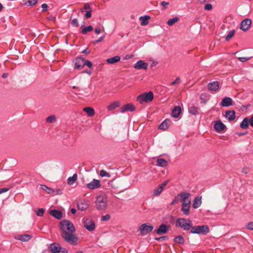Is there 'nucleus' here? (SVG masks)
I'll return each mask as SVG.
<instances>
[{
	"label": "nucleus",
	"instance_id": "obj_56",
	"mask_svg": "<svg viewBox=\"0 0 253 253\" xmlns=\"http://www.w3.org/2000/svg\"><path fill=\"white\" fill-rule=\"evenodd\" d=\"M48 5L46 3H43L42 5V11H45L47 10Z\"/></svg>",
	"mask_w": 253,
	"mask_h": 253
},
{
	"label": "nucleus",
	"instance_id": "obj_6",
	"mask_svg": "<svg viewBox=\"0 0 253 253\" xmlns=\"http://www.w3.org/2000/svg\"><path fill=\"white\" fill-rule=\"evenodd\" d=\"M83 223L84 227L89 231H92L95 229V223L90 217H84L83 219Z\"/></svg>",
	"mask_w": 253,
	"mask_h": 253
},
{
	"label": "nucleus",
	"instance_id": "obj_19",
	"mask_svg": "<svg viewBox=\"0 0 253 253\" xmlns=\"http://www.w3.org/2000/svg\"><path fill=\"white\" fill-rule=\"evenodd\" d=\"M208 88L210 91H216L219 88V83L217 81H214L209 83Z\"/></svg>",
	"mask_w": 253,
	"mask_h": 253
},
{
	"label": "nucleus",
	"instance_id": "obj_61",
	"mask_svg": "<svg viewBox=\"0 0 253 253\" xmlns=\"http://www.w3.org/2000/svg\"><path fill=\"white\" fill-rule=\"evenodd\" d=\"M95 32L96 34H99L101 32V30L100 29V28L99 27H97V28H96L95 29Z\"/></svg>",
	"mask_w": 253,
	"mask_h": 253
},
{
	"label": "nucleus",
	"instance_id": "obj_37",
	"mask_svg": "<svg viewBox=\"0 0 253 253\" xmlns=\"http://www.w3.org/2000/svg\"><path fill=\"white\" fill-rule=\"evenodd\" d=\"M32 238V236L28 234L21 235L19 238V240L23 242H27Z\"/></svg>",
	"mask_w": 253,
	"mask_h": 253
},
{
	"label": "nucleus",
	"instance_id": "obj_54",
	"mask_svg": "<svg viewBox=\"0 0 253 253\" xmlns=\"http://www.w3.org/2000/svg\"><path fill=\"white\" fill-rule=\"evenodd\" d=\"M105 37V35L102 36L99 39L95 41L94 42V43H98L99 42H102L104 40Z\"/></svg>",
	"mask_w": 253,
	"mask_h": 253
},
{
	"label": "nucleus",
	"instance_id": "obj_51",
	"mask_svg": "<svg viewBox=\"0 0 253 253\" xmlns=\"http://www.w3.org/2000/svg\"><path fill=\"white\" fill-rule=\"evenodd\" d=\"M38 0H29L28 1V3H29V5L33 6L37 3Z\"/></svg>",
	"mask_w": 253,
	"mask_h": 253
},
{
	"label": "nucleus",
	"instance_id": "obj_16",
	"mask_svg": "<svg viewBox=\"0 0 253 253\" xmlns=\"http://www.w3.org/2000/svg\"><path fill=\"white\" fill-rule=\"evenodd\" d=\"M225 117L228 121H232L236 118L235 112L233 110H228L225 112Z\"/></svg>",
	"mask_w": 253,
	"mask_h": 253
},
{
	"label": "nucleus",
	"instance_id": "obj_21",
	"mask_svg": "<svg viewBox=\"0 0 253 253\" xmlns=\"http://www.w3.org/2000/svg\"><path fill=\"white\" fill-rule=\"evenodd\" d=\"M50 215L58 219H60L62 217V213L57 210H51L49 211Z\"/></svg>",
	"mask_w": 253,
	"mask_h": 253
},
{
	"label": "nucleus",
	"instance_id": "obj_40",
	"mask_svg": "<svg viewBox=\"0 0 253 253\" xmlns=\"http://www.w3.org/2000/svg\"><path fill=\"white\" fill-rule=\"evenodd\" d=\"M93 30V27L92 26H88L85 27H84L82 29V33L84 35H85L87 32H91Z\"/></svg>",
	"mask_w": 253,
	"mask_h": 253
},
{
	"label": "nucleus",
	"instance_id": "obj_12",
	"mask_svg": "<svg viewBox=\"0 0 253 253\" xmlns=\"http://www.w3.org/2000/svg\"><path fill=\"white\" fill-rule=\"evenodd\" d=\"M135 110V107L132 103H127L121 107L120 111L121 113H124L126 111L133 112Z\"/></svg>",
	"mask_w": 253,
	"mask_h": 253
},
{
	"label": "nucleus",
	"instance_id": "obj_9",
	"mask_svg": "<svg viewBox=\"0 0 253 253\" xmlns=\"http://www.w3.org/2000/svg\"><path fill=\"white\" fill-rule=\"evenodd\" d=\"M100 187V182L99 180L93 179L92 181L86 184V187L89 189L93 190Z\"/></svg>",
	"mask_w": 253,
	"mask_h": 253
},
{
	"label": "nucleus",
	"instance_id": "obj_45",
	"mask_svg": "<svg viewBox=\"0 0 253 253\" xmlns=\"http://www.w3.org/2000/svg\"><path fill=\"white\" fill-rule=\"evenodd\" d=\"M71 24L74 27H78L79 23H78V19L77 18L73 19L72 20Z\"/></svg>",
	"mask_w": 253,
	"mask_h": 253
},
{
	"label": "nucleus",
	"instance_id": "obj_41",
	"mask_svg": "<svg viewBox=\"0 0 253 253\" xmlns=\"http://www.w3.org/2000/svg\"><path fill=\"white\" fill-rule=\"evenodd\" d=\"M235 30H232L229 32L227 35L225 37V40L227 41H229L235 35Z\"/></svg>",
	"mask_w": 253,
	"mask_h": 253
},
{
	"label": "nucleus",
	"instance_id": "obj_27",
	"mask_svg": "<svg viewBox=\"0 0 253 253\" xmlns=\"http://www.w3.org/2000/svg\"><path fill=\"white\" fill-rule=\"evenodd\" d=\"M150 19V16L148 15H145L144 16H140L139 17V20L141 21V26H146L147 25L149 22L148 20Z\"/></svg>",
	"mask_w": 253,
	"mask_h": 253
},
{
	"label": "nucleus",
	"instance_id": "obj_26",
	"mask_svg": "<svg viewBox=\"0 0 253 253\" xmlns=\"http://www.w3.org/2000/svg\"><path fill=\"white\" fill-rule=\"evenodd\" d=\"M157 165L161 167H166L168 165V161L163 158H159L156 161Z\"/></svg>",
	"mask_w": 253,
	"mask_h": 253
},
{
	"label": "nucleus",
	"instance_id": "obj_14",
	"mask_svg": "<svg viewBox=\"0 0 253 253\" xmlns=\"http://www.w3.org/2000/svg\"><path fill=\"white\" fill-rule=\"evenodd\" d=\"M190 204L191 201H187V203L183 202L182 204L181 211L184 215H188L189 214Z\"/></svg>",
	"mask_w": 253,
	"mask_h": 253
},
{
	"label": "nucleus",
	"instance_id": "obj_35",
	"mask_svg": "<svg viewBox=\"0 0 253 253\" xmlns=\"http://www.w3.org/2000/svg\"><path fill=\"white\" fill-rule=\"evenodd\" d=\"M56 121V116L54 115H51L47 117L46 119V122L48 123H54Z\"/></svg>",
	"mask_w": 253,
	"mask_h": 253
},
{
	"label": "nucleus",
	"instance_id": "obj_8",
	"mask_svg": "<svg viewBox=\"0 0 253 253\" xmlns=\"http://www.w3.org/2000/svg\"><path fill=\"white\" fill-rule=\"evenodd\" d=\"M252 24V20L249 18L243 20L240 25V28L244 31H247L250 27Z\"/></svg>",
	"mask_w": 253,
	"mask_h": 253
},
{
	"label": "nucleus",
	"instance_id": "obj_43",
	"mask_svg": "<svg viewBox=\"0 0 253 253\" xmlns=\"http://www.w3.org/2000/svg\"><path fill=\"white\" fill-rule=\"evenodd\" d=\"M36 214L38 216H42L43 215L44 213V210L43 209H38L37 211H36Z\"/></svg>",
	"mask_w": 253,
	"mask_h": 253
},
{
	"label": "nucleus",
	"instance_id": "obj_4",
	"mask_svg": "<svg viewBox=\"0 0 253 253\" xmlns=\"http://www.w3.org/2000/svg\"><path fill=\"white\" fill-rule=\"evenodd\" d=\"M96 208L98 210H104L107 207L106 197L104 196H98L95 202Z\"/></svg>",
	"mask_w": 253,
	"mask_h": 253
},
{
	"label": "nucleus",
	"instance_id": "obj_55",
	"mask_svg": "<svg viewBox=\"0 0 253 253\" xmlns=\"http://www.w3.org/2000/svg\"><path fill=\"white\" fill-rule=\"evenodd\" d=\"M85 17L86 18H89L91 16V10H88L86 12V13L85 14Z\"/></svg>",
	"mask_w": 253,
	"mask_h": 253
},
{
	"label": "nucleus",
	"instance_id": "obj_29",
	"mask_svg": "<svg viewBox=\"0 0 253 253\" xmlns=\"http://www.w3.org/2000/svg\"><path fill=\"white\" fill-rule=\"evenodd\" d=\"M121 57L119 56H115L107 59L106 62L108 64H113L120 61Z\"/></svg>",
	"mask_w": 253,
	"mask_h": 253
},
{
	"label": "nucleus",
	"instance_id": "obj_17",
	"mask_svg": "<svg viewBox=\"0 0 253 253\" xmlns=\"http://www.w3.org/2000/svg\"><path fill=\"white\" fill-rule=\"evenodd\" d=\"M148 64L142 60L137 61L134 65V68L136 69H147Z\"/></svg>",
	"mask_w": 253,
	"mask_h": 253
},
{
	"label": "nucleus",
	"instance_id": "obj_11",
	"mask_svg": "<svg viewBox=\"0 0 253 253\" xmlns=\"http://www.w3.org/2000/svg\"><path fill=\"white\" fill-rule=\"evenodd\" d=\"M190 196V194L187 192H181L176 196L177 198H178V200H179V201L182 200L183 202L186 203H187V201H190L189 199Z\"/></svg>",
	"mask_w": 253,
	"mask_h": 253
},
{
	"label": "nucleus",
	"instance_id": "obj_1",
	"mask_svg": "<svg viewBox=\"0 0 253 253\" xmlns=\"http://www.w3.org/2000/svg\"><path fill=\"white\" fill-rule=\"evenodd\" d=\"M61 236L68 243L72 246L77 245L78 238L75 235V228L73 224L68 220H63L60 222Z\"/></svg>",
	"mask_w": 253,
	"mask_h": 253
},
{
	"label": "nucleus",
	"instance_id": "obj_3",
	"mask_svg": "<svg viewBox=\"0 0 253 253\" xmlns=\"http://www.w3.org/2000/svg\"><path fill=\"white\" fill-rule=\"evenodd\" d=\"M209 232L210 229L206 225L192 226V228L190 230V233L192 234L206 235Z\"/></svg>",
	"mask_w": 253,
	"mask_h": 253
},
{
	"label": "nucleus",
	"instance_id": "obj_22",
	"mask_svg": "<svg viewBox=\"0 0 253 253\" xmlns=\"http://www.w3.org/2000/svg\"><path fill=\"white\" fill-rule=\"evenodd\" d=\"M181 112V108L179 106H175L172 110L171 116L175 118H177L179 117Z\"/></svg>",
	"mask_w": 253,
	"mask_h": 253
},
{
	"label": "nucleus",
	"instance_id": "obj_60",
	"mask_svg": "<svg viewBox=\"0 0 253 253\" xmlns=\"http://www.w3.org/2000/svg\"><path fill=\"white\" fill-rule=\"evenodd\" d=\"M168 181H166L163 182L162 184L160 185V186H162L163 189H164V187L168 184Z\"/></svg>",
	"mask_w": 253,
	"mask_h": 253
},
{
	"label": "nucleus",
	"instance_id": "obj_57",
	"mask_svg": "<svg viewBox=\"0 0 253 253\" xmlns=\"http://www.w3.org/2000/svg\"><path fill=\"white\" fill-rule=\"evenodd\" d=\"M179 81H180V78L178 77L175 79V81L171 82L170 84L171 85H174L176 84H178L179 83Z\"/></svg>",
	"mask_w": 253,
	"mask_h": 253
},
{
	"label": "nucleus",
	"instance_id": "obj_50",
	"mask_svg": "<svg viewBox=\"0 0 253 253\" xmlns=\"http://www.w3.org/2000/svg\"><path fill=\"white\" fill-rule=\"evenodd\" d=\"M212 5L211 3H208L205 5L204 9L207 10H210L212 9Z\"/></svg>",
	"mask_w": 253,
	"mask_h": 253
},
{
	"label": "nucleus",
	"instance_id": "obj_2",
	"mask_svg": "<svg viewBox=\"0 0 253 253\" xmlns=\"http://www.w3.org/2000/svg\"><path fill=\"white\" fill-rule=\"evenodd\" d=\"M175 226L180 228L184 231L191 230L193 226L191 220L188 218H178L175 222Z\"/></svg>",
	"mask_w": 253,
	"mask_h": 253
},
{
	"label": "nucleus",
	"instance_id": "obj_58",
	"mask_svg": "<svg viewBox=\"0 0 253 253\" xmlns=\"http://www.w3.org/2000/svg\"><path fill=\"white\" fill-rule=\"evenodd\" d=\"M8 190L9 189L7 188H0V194L7 192Z\"/></svg>",
	"mask_w": 253,
	"mask_h": 253
},
{
	"label": "nucleus",
	"instance_id": "obj_32",
	"mask_svg": "<svg viewBox=\"0 0 253 253\" xmlns=\"http://www.w3.org/2000/svg\"><path fill=\"white\" fill-rule=\"evenodd\" d=\"M77 174L74 173L71 177H69L67 180V183L69 185H73L77 179Z\"/></svg>",
	"mask_w": 253,
	"mask_h": 253
},
{
	"label": "nucleus",
	"instance_id": "obj_7",
	"mask_svg": "<svg viewBox=\"0 0 253 253\" xmlns=\"http://www.w3.org/2000/svg\"><path fill=\"white\" fill-rule=\"evenodd\" d=\"M154 229L152 225L148 223H143L139 227V230L140 232L141 235H146L150 233Z\"/></svg>",
	"mask_w": 253,
	"mask_h": 253
},
{
	"label": "nucleus",
	"instance_id": "obj_15",
	"mask_svg": "<svg viewBox=\"0 0 253 253\" xmlns=\"http://www.w3.org/2000/svg\"><path fill=\"white\" fill-rule=\"evenodd\" d=\"M233 100L229 97H224L220 102V105L222 107H228L232 105Z\"/></svg>",
	"mask_w": 253,
	"mask_h": 253
},
{
	"label": "nucleus",
	"instance_id": "obj_28",
	"mask_svg": "<svg viewBox=\"0 0 253 253\" xmlns=\"http://www.w3.org/2000/svg\"><path fill=\"white\" fill-rule=\"evenodd\" d=\"M83 111L86 113L89 117H92L95 114L94 109L90 107H85L83 109Z\"/></svg>",
	"mask_w": 253,
	"mask_h": 253
},
{
	"label": "nucleus",
	"instance_id": "obj_42",
	"mask_svg": "<svg viewBox=\"0 0 253 253\" xmlns=\"http://www.w3.org/2000/svg\"><path fill=\"white\" fill-rule=\"evenodd\" d=\"M100 175L102 177H110L111 176V175L108 172H106L105 170L101 169L100 171Z\"/></svg>",
	"mask_w": 253,
	"mask_h": 253
},
{
	"label": "nucleus",
	"instance_id": "obj_64",
	"mask_svg": "<svg viewBox=\"0 0 253 253\" xmlns=\"http://www.w3.org/2000/svg\"><path fill=\"white\" fill-rule=\"evenodd\" d=\"M89 52H90V51H89V50H88L87 48L85 49L84 50L82 51V53L86 54H88Z\"/></svg>",
	"mask_w": 253,
	"mask_h": 253
},
{
	"label": "nucleus",
	"instance_id": "obj_62",
	"mask_svg": "<svg viewBox=\"0 0 253 253\" xmlns=\"http://www.w3.org/2000/svg\"><path fill=\"white\" fill-rule=\"evenodd\" d=\"M249 124L252 127H253V116H252L249 120Z\"/></svg>",
	"mask_w": 253,
	"mask_h": 253
},
{
	"label": "nucleus",
	"instance_id": "obj_52",
	"mask_svg": "<svg viewBox=\"0 0 253 253\" xmlns=\"http://www.w3.org/2000/svg\"><path fill=\"white\" fill-rule=\"evenodd\" d=\"M161 5L163 7L164 9L167 8L168 6L169 5V2L166 1H162L161 2Z\"/></svg>",
	"mask_w": 253,
	"mask_h": 253
},
{
	"label": "nucleus",
	"instance_id": "obj_33",
	"mask_svg": "<svg viewBox=\"0 0 253 253\" xmlns=\"http://www.w3.org/2000/svg\"><path fill=\"white\" fill-rule=\"evenodd\" d=\"M163 190L162 186H159L158 187L154 190L152 195L153 196H159Z\"/></svg>",
	"mask_w": 253,
	"mask_h": 253
},
{
	"label": "nucleus",
	"instance_id": "obj_23",
	"mask_svg": "<svg viewBox=\"0 0 253 253\" xmlns=\"http://www.w3.org/2000/svg\"><path fill=\"white\" fill-rule=\"evenodd\" d=\"M170 123V121L169 120H165L160 124L159 126V128L164 130L167 129L169 127Z\"/></svg>",
	"mask_w": 253,
	"mask_h": 253
},
{
	"label": "nucleus",
	"instance_id": "obj_10",
	"mask_svg": "<svg viewBox=\"0 0 253 253\" xmlns=\"http://www.w3.org/2000/svg\"><path fill=\"white\" fill-rule=\"evenodd\" d=\"M84 58L79 57L75 61V67L76 69H81L84 66Z\"/></svg>",
	"mask_w": 253,
	"mask_h": 253
},
{
	"label": "nucleus",
	"instance_id": "obj_18",
	"mask_svg": "<svg viewBox=\"0 0 253 253\" xmlns=\"http://www.w3.org/2000/svg\"><path fill=\"white\" fill-rule=\"evenodd\" d=\"M49 248L52 253H59L61 251L60 245L56 243L51 244Z\"/></svg>",
	"mask_w": 253,
	"mask_h": 253
},
{
	"label": "nucleus",
	"instance_id": "obj_49",
	"mask_svg": "<svg viewBox=\"0 0 253 253\" xmlns=\"http://www.w3.org/2000/svg\"><path fill=\"white\" fill-rule=\"evenodd\" d=\"M84 63H85L84 66L86 65L89 68H91V67L92 66V63L88 60H86L85 59H84Z\"/></svg>",
	"mask_w": 253,
	"mask_h": 253
},
{
	"label": "nucleus",
	"instance_id": "obj_39",
	"mask_svg": "<svg viewBox=\"0 0 253 253\" xmlns=\"http://www.w3.org/2000/svg\"><path fill=\"white\" fill-rule=\"evenodd\" d=\"M88 205L84 202H80L78 204V208L81 211H84L87 209Z\"/></svg>",
	"mask_w": 253,
	"mask_h": 253
},
{
	"label": "nucleus",
	"instance_id": "obj_36",
	"mask_svg": "<svg viewBox=\"0 0 253 253\" xmlns=\"http://www.w3.org/2000/svg\"><path fill=\"white\" fill-rule=\"evenodd\" d=\"M178 21H179L178 17L176 16V17H173V18L169 19L167 21V24L169 26H171L173 25V24H174L177 22H178Z\"/></svg>",
	"mask_w": 253,
	"mask_h": 253
},
{
	"label": "nucleus",
	"instance_id": "obj_5",
	"mask_svg": "<svg viewBox=\"0 0 253 253\" xmlns=\"http://www.w3.org/2000/svg\"><path fill=\"white\" fill-rule=\"evenodd\" d=\"M153 93L152 91H149L138 95L137 97V100L140 103H142L143 102H150L153 99Z\"/></svg>",
	"mask_w": 253,
	"mask_h": 253
},
{
	"label": "nucleus",
	"instance_id": "obj_31",
	"mask_svg": "<svg viewBox=\"0 0 253 253\" xmlns=\"http://www.w3.org/2000/svg\"><path fill=\"white\" fill-rule=\"evenodd\" d=\"M198 107L193 105L189 106L188 108L189 113L193 115H195L198 114Z\"/></svg>",
	"mask_w": 253,
	"mask_h": 253
},
{
	"label": "nucleus",
	"instance_id": "obj_24",
	"mask_svg": "<svg viewBox=\"0 0 253 253\" xmlns=\"http://www.w3.org/2000/svg\"><path fill=\"white\" fill-rule=\"evenodd\" d=\"M120 106V102L118 101H115L111 103L107 106V109L109 111L115 110Z\"/></svg>",
	"mask_w": 253,
	"mask_h": 253
},
{
	"label": "nucleus",
	"instance_id": "obj_63",
	"mask_svg": "<svg viewBox=\"0 0 253 253\" xmlns=\"http://www.w3.org/2000/svg\"><path fill=\"white\" fill-rule=\"evenodd\" d=\"M61 253H68V251L66 249H64V248H62L61 247V251L60 252Z\"/></svg>",
	"mask_w": 253,
	"mask_h": 253
},
{
	"label": "nucleus",
	"instance_id": "obj_59",
	"mask_svg": "<svg viewBox=\"0 0 253 253\" xmlns=\"http://www.w3.org/2000/svg\"><path fill=\"white\" fill-rule=\"evenodd\" d=\"M167 239H168V237L167 236H162V237H160L159 238H156V240H157V241H161L165 240Z\"/></svg>",
	"mask_w": 253,
	"mask_h": 253
},
{
	"label": "nucleus",
	"instance_id": "obj_38",
	"mask_svg": "<svg viewBox=\"0 0 253 253\" xmlns=\"http://www.w3.org/2000/svg\"><path fill=\"white\" fill-rule=\"evenodd\" d=\"M41 188H42V190L45 191L48 194H53L54 192V190H53L52 189H51V188H50L49 187H48L46 185H41Z\"/></svg>",
	"mask_w": 253,
	"mask_h": 253
},
{
	"label": "nucleus",
	"instance_id": "obj_20",
	"mask_svg": "<svg viewBox=\"0 0 253 253\" xmlns=\"http://www.w3.org/2000/svg\"><path fill=\"white\" fill-rule=\"evenodd\" d=\"M168 226L164 224L160 225L159 228L156 230V233L158 235H161L166 233L168 232Z\"/></svg>",
	"mask_w": 253,
	"mask_h": 253
},
{
	"label": "nucleus",
	"instance_id": "obj_44",
	"mask_svg": "<svg viewBox=\"0 0 253 253\" xmlns=\"http://www.w3.org/2000/svg\"><path fill=\"white\" fill-rule=\"evenodd\" d=\"M251 57H238V59L241 62H244L246 61L250 60L251 59Z\"/></svg>",
	"mask_w": 253,
	"mask_h": 253
},
{
	"label": "nucleus",
	"instance_id": "obj_34",
	"mask_svg": "<svg viewBox=\"0 0 253 253\" xmlns=\"http://www.w3.org/2000/svg\"><path fill=\"white\" fill-rule=\"evenodd\" d=\"M174 242L178 244L183 245L184 242V239L182 235H178L173 239Z\"/></svg>",
	"mask_w": 253,
	"mask_h": 253
},
{
	"label": "nucleus",
	"instance_id": "obj_48",
	"mask_svg": "<svg viewBox=\"0 0 253 253\" xmlns=\"http://www.w3.org/2000/svg\"><path fill=\"white\" fill-rule=\"evenodd\" d=\"M246 227L249 230H253V222H249L247 224Z\"/></svg>",
	"mask_w": 253,
	"mask_h": 253
},
{
	"label": "nucleus",
	"instance_id": "obj_46",
	"mask_svg": "<svg viewBox=\"0 0 253 253\" xmlns=\"http://www.w3.org/2000/svg\"><path fill=\"white\" fill-rule=\"evenodd\" d=\"M110 218V215L109 214H106L101 217V220L106 221L108 220Z\"/></svg>",
	"mask_w": 253,
	"mask_h": 253
},
{
	"label": "nucleus",
	"instance_id": "obj_47",
	"mask_svg": "<svg viewBox=\"0 0 253 253\" xmlns=\"http://www.w3.org/2000/svg\"><path fill=\"white\" fill-rule=\"evenodd\" d=\"M241 171L243 173L247 174L250 171V169L248 167H244L242 168Z\"/></svg>",
	"mask_w": 253,
	"mask_h": 253
},
{
	"label": "nucleus",
	"instance_id": "obj_53",
	"mask_svg": "<svg viewBox=\"0 0 253 253\" xmlns=\"http://www.w3.org/2000/svg\"><path fill=\"white\" fill-rule=\"evenodd\" d=\"M178 202H179V200H178V198H177V197L175 196L173 200H172V202L170 203V205H173L177 203Z\"/></svg>",
	"mask_w": 253,
	"mask_h": 253
},
{
	"label": "nucleus",
	"instance_id": "obj_25",
	"mask_svg": "<svg viewBox=\"0 0 253 253\" xmlns=\"http://www.w3.org/2000/svg\"><path fill=\"white\" fill-rule=\"evenodd\" d=\"M202 204L201 197H196L193 200V208L194 209H197L199 208Z\"/></svg>",
	"mask_w": 253,
	"mask_h": 253
},
{
	"label": "nucleus",
	"instance_id": "obj_13",
	"mask_svg": "<svg viewBox=\"0 0 253 253\" xmlns=\"http://www.w3.org/2000/svg\"><path fill=\"white\" fill-rule=\"evenodd\" d=\"M214 128L217 132H221L224 130L226 126L220 120H218L215 122Z\"/></svg>",
	"mask_w": 253,
	"mask_h": 253
},
{
	"label": "nucleus",
	"instance_id": "obj_30",
	"mask_svg": "<svg viewBox=\"0 0 253 253\" xmlns=\"http://www.w3.org/2000/svg\"><path fill=\"white\" fill-rule=\"evenodd\" d=\"M249 120L247 118L243 119V121L241 123L240 126L242 129H247L249 127Z\"/></svg>",
	"mask_w": 253,
	"mask_h": 253
}]
</instances>
